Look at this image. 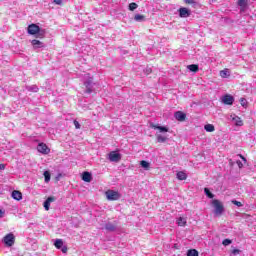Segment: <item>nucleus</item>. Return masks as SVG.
I'll list each match as a JSON object with an SVG mask.
<instances>
[{"instance_id": "1", "label": "nucleus", "mask_w": 256, "mask_h": 256, "mask_svg": "<svg viewBox=\"0 0 256 256\" xmlns=\"http://www.w3.org/2000/svg\"><path fill=\"white\" fill-rule=\"evenodd\" d=\"M27 31L29 35H37L39 39H43L45 37V31L41 32V27L37 24H30Z\"/></svg>"}, {"instance_id": "2", "label": "nucleus", "mask_w": 256, "mask_h": 256, "mask_svg": "<svg viewBox=\"0 0 256 256\" xmlns=\"http://www.w3.org/2000/svg\"><path fill=\"white\" fill-rule=\"evenodd\" d=\"M212 205L214 207V215L221 217V215H223V212L225 211V207L223 206V203L218 199H214L212 200Z\"/></svg>"}, {"instance_id": "3", "label": "nucleus", "mask_w": 256, "mask_h": 256, "mask_svg": "<svg viewBox=\"0 0 256 256\" xmlns=\"http://www.w3.org/2000/svg\"><path fill=\"white\" fill-rule=\"evenodd\" d=\"M105 195L108 201H119V199H121V194L119 193V191L108 190L105 192Z\"/></svg>"}, {"instance_id": "4", "label": "nucleus", "mask_w": 256, "mask_h": 256, "mask_svg": "<svg viewBox=\"0 0 256 256\" xmlns=\"http://www.w3.org/2000/svg\"><path fill=\"white\" fill-rule=\"evenodd\" d=\"M108 160H109L111 163H119V161H121V154L118 153L117 151H111V152L108 154Z\"/></svg>"}, {"instance_id": "5", "label": "nucleus", "mask_w": 256, "mask_h": 256, "mask_svg": "<svg viewBox=\"0 0 256 256\" xmlns=\"http://www.w3.org/2000/svg\"><path fill=\"white\" fill-rule=\"evenodd\" d=\"M3 242L5 243V245H6L7 247H13V245H15V235H13V233L7 234V235L3 238Z\"/></svg>"}, {"instance_id": "6", "label": "nucleus", "mask_w": 256, "mask_h": 256, "mask_svg": "<svg viewBox=\"0 0 256 256\" xmlns=\"http://www.w3.org/2000/svg\"><path fill=\"white\" fill-rule=\"evenodd\" d=\"M37 151L42 155H49L51 153V148L45 143H39L37 146Z\"/></svg>"}, {"instance_id": "7", "label": "nucleus", "mask_w": 256, "mask_h": 256, "mask_svg": "<svg viewBox=\"0 0 256 256\" xmlns=\"http://www.w3.org/2000/svg\"><path fill=\"white\" fill-rule=\"evenodd\" d=\"M234 102L235 98L231 94H226L222 98V103H224V105H233Z\"/></svg>"}, {"instance_id": "8", "label": "nucleus", "mask_w": 256, "mask_h": 256, "mask_svg": "<svg viewBox=\"0 0 256 256\" xmlns=\"http://www.w3.org/2000/svg\"><path fill=\"white\" fill-rule=\"evenodd\" d=\"M230 117H231L234 125H236V127H243L244 123L241 120V117H239V116H237L235 114L231 115Z\"/></svg>"}, {"instance_id": "9", "label": "nucleus", "mask_w": 256, "mask_h": 256, "mask_svg": "<svg viewBox=\"0 0 256 256\" xmlns=\"http://www.w3.org/2000/svg\"><path fill=\"white\" fill-rule=\"evenodd\" d=\"M179 15L182 18L191 17V11L185 7L179 8Z\"/></svg>"}, {"instance_id": "10", "label": "nucleus", "mask_w": 256, "mask_h": 256, "mask_svg": "<svg viewBox=\"0 0 256 256\" xmlns=\"http://www.w3.org/2000/svg\"><path fill=\"white\" fill-rule=\"evenodd\" d=\"M54 201H55V197H53V196H50L45 200V202L43 204L45 211H49V209L51 207V203H53Z\"/></svg>"}, {"instance_id": "11", "label": "nucleus", "mask_w": 256, "mask_h": 256, "mask_svg": "<svg viewBox=\"0 0 256 256\" xmlns=\"http://www.w3.org/2000/svg\"><path fill=\"white\" fill-rule=\"evenodd\" d=\"M175 119H177V121H185V119H187V115L181 111H177L174 114Z\"/></svg>"}, {"instance_id": "12", "label": "nucleus", "mask_w": 256, "mask_h": 256, "mask_svg": "<svg viewBox=\"0 0 256 256\" xmlns=\"http://www.w3.org/2000/svg\"><path fill=\"white\" fill-rule=\"evenodd\" d=\"M12 198H14L15 201H21V199H23V193L19 190H14L12 192Z\"/></svg>"}, {"instance_id": "13", "label": "nucleus", "mask_w": 256, "mask_h": 256, "mask_svg": "<svg viewBox=\"0 0 256 256\" xmlns=\"http://www.w3.org/2000/svg\"><path fill=\"white\" fill-rule=\"evenodd\" d=\"M31 44L34 49H41V47H44L43 42H41L40 40H37V39L32 40Z\"/></svg>"}, {"instance_id": "14", "label": "nucleus", "mask_w": 256, "mask_h": 256, "mask_svg": "<svg viewBox=\"0 0 256 256\" xmlns=\"http://www.w3.org/2000/svg\"><path fill=\"white\" fill-rule=\"evenodd\" d=\"M93 179V177L91 176V173L89 172H83L82 174V180L85 181V183H91V180Z\"/></svg>"}, {"instance_id": "15", "label": "nucleus", "mask_w": 256, "mask_h": 256, "mask_svg": "<svg viewBox=\"0 0 256 256\" xmlns=\"http://www.w3.org/2000/svg\"><path fill=\"white\" fill-rule=\"evenodd\" d=\"M230 76H231V72L229 71L228 68H225L220 71V77H222V79H227V77H230Z\"/></svg>"}, {"instance_id": "16", "label": "nucleus", "mask_w": 256, "mask_h": 256, "mask_svg": "<svg viewBox=\"0 0 256 256\" xmlns=\"http://www.w3.org/2000/svg\"><path fill=\"white\" fill-rule=\"evenodd\" d=\"M176 177L179 181H185V179H187V174L184 171H179L177 172Z\"/></svg>"}, {"instance_id": "17", "label": "nucleus", "mask_w": 256, "mask_h": 256, "mask_svg": "<svg viewBox=\"0 0 256 256\" xmlns=\"http://www.w3.org/2000/svg\"><path fill=\"white\" fill-rule=\"evenodd\" d=\"M153 129H158V131H161V133L169 132V128H167L165 126L153 125Z\"/></svg>"}, {"instance_id": "18", "label": "nucleus", "mask_w": 256, "mask_h": 256, "mask_svg": "<svg viewBox=\"0 0 256 256\" xmlns=\"http://www.w3.org/2000/svg\"><path fill=\"white\" fill-rule=\"evenodd\" d=\"M187 69H189V71H191L192 73H197V71H199V65L191 64L187 66Z\"/></svg>"}, {"instance_id": "19", "label": "nucleus", "mask_w": 256, "mask_h": 256, "mask_svg": "<svg viewBox=\"0 0 256 256\" xmlns=\"http://www.w3.org/2000/svg\"><path fill=\"white\" fill-rule=\"evenodd\" d=\"M140 165L145 169V171H149V169H151V164L145 160L140 161Z\"/></svg>"}, {"instance_id": "20", "label": "nucleus", "mask_w": 256, "mask_h": 256, "mask_svg": "<svg viewBox=\"0 0 256 256\" xmlns=\"http://www.w3.org/2000/svg\"><path fill=\"white\" fill-rule=\"evenodd\" d=\"M204 129L207 133H213V131H215V126L213 124H206Z\"/></svg>"}, {"instance_id": "21", "label": "nucleus", "mask_w": 256, "mask_h": 256, "mask_svg": "<svg viewBox=\"0 0 256 256\" xmlns=\"http://www.w3.org/2000/svg\"><path fill=\"white\" fill-rule=\"evenodd\" d=\"M54 246L56 249H61L63 247V240L62 239H56L54 242Z\"/></svg>"}, {"instance_id": "22", "label": "nucleus", "mask_w": 256, "mask_h": 256, "mask_svg": "<svg viewBox=\"0 0 256 256\" xmlns=\"http://www.w3.org/2000/svg\"><path fill=\"white\" fill-rule=\"evenodd\" d=\"M156 139H157L158 143H165V141H167V136H163L161 134H158L156 136Z\"/></svg>"}, {"instance_id": "23", "label": "nucleus", "mask_w": 256, "mask_h": 256, "mask_svg": "<svg viewBox=\"0 0 256 256\" xmlns=\"http://www.w3.org/2000/svg\"><path fill=\"white\" fill-rule=\"evenodd\" d=\"M238 5L241 7V11H244L245 7H247V0H238Z\"/></svg>"}, {"instance_id": "24", "label": "nucleus", "mask_w": 256, "mask_h": 256, "mask_svg": "<svg viewBox=\"0 0 256 256\" xmlns=\"http://www.w3.org/2000/svg\"><path fill=\"white\" fill-rule=\"evenodd\" d=\"M187 256H199V252L196 249H190L187 252Z\"/></svg>"}, {"instance_id": "25", "label": "nucleus", "mask_w": 256, "mask_h": 256, "mask_svg": "<svg viewBox=\"0 0 256 256\" xmlns=\"http://www.w3.org/2000/svg\"><path fill=\"white\" fill-rule=\"evenodd\" d=\"M178 225L179 227H185V225H187V220H185L183 217H180L178 219Z\"/></svg>"}, {"instance_id": "26", "label": "nucleus", "mask_w": 256, "mask_h": 256, "mask_svg": "<svg viewBox=\"0 0 256 256\" xmlns=\"http://www.w3.org/2000/svg\"><path fill=\"white\" fill-rule=\"evenodd\" d=\"M44 179L46 183H49V181H51V174L49 173V171L44 172Z\"/></svg>"}, {"instance_id": "27", "label": "nucleus", "mask_w": 256, "mask_h": 256, "mask_svg": "<svg viewBox=\"0 0 256 256\" xmlns=\"http://www.w3.org/2000/svg\"><path fill=\"white\" fill-rule=\"evenodd\" d=\"M105 229L107 231H115L116 227L114 224L108 223V224H106Z\"/></svg>"}, {"instance_id": "28", "label": "nucleus", "mask_w": 256, "mask_h": 256, "mask_svg": "<svg viewBox=\"0 0 256 256\" xmlns=\"http://www.w3.org/2000/svg\"><path fill=\"white\" fill-rule=\"evenodd\" d=\"M186 5H192V7H197V2L195 0H184Z\"/></svg>"}, {"instance_id": "29", "label": "nucleus", "mask_w": 256, "mask_h": 256, "mask_svg": "<svg viewBox=\"0 0 256 256\" xmlns=\"http://www.w3.org/2000/svg\"><path fill=\"white\" fill-rule=\"evenodd\" d=\"M134 19H135L136 21H145V15L136 14V15L134 16Z\"/></svg>"}, {"instance_id": "30", "label": "nucleus", "mask_w": 256, "mask_h": 256, "mask_svg": "<svg viewBox=\"0 0 256 256\" xmlns=\"http://www.w3.org/2000/svg\"><path fill=\"white\" fill-rule=\"evenodd\" d=\"M139 7V5H137V3L132 2L129 4V11H135V9H137Z\"/></svg>"}, {"instance_id": "31", "label": "nucleus", "mask_w": 256, "mask_h": 256, "mask_svg": "<svg viewBox=\"0 0 256 256\" xmlns=\"http://www.w3.org/2000/svg\"><path fill=\"white\" fill-rule=\"evenodd\" d=\"M205 194L207 195V197H209V199H213V197H215V195H213V193H211V191L209 190V188H205L204 189Z\"/></svg>"}, {"instance_id": "32", "label": "nucleus", "mask_w": 256, "mask_h": 256, "mask_svg": "<svg viewBox=\"0 0 256 256\" xmlns=\"http://www.w3.org/2000/svg\"><path fill=\"white\" fill-rule=\"evenodd\" d=\"M233 243V241L231 239H224L222 241V245H224V247H227V245H231Z\"/></svg>"}, {"instance_id": "33", "label": "nucleus", "mask_w": 256, "mask_h": 256, "mask_svg": "<svg viewBox=\"0 0 256 256\" xmlns=\"http://www.w3.org/2000/svg\"><path fill=\"white\" fill-rule=\"evenodd\" d=\"M232 204L236 205V207H243V203L237 201V200H232Z\"/></svg>"}, {"instance_id": "34", "label": "nucleus", "mask_w": 256, "mask_h": 256, "mask_svg": "<svg viewBox=\"0 0 256 256\" xmlns=\"http://www.w3.org/2000/svg\"><path fill=\"white\" fill-rule=\"evenodd\" d=\"M74 127L75 129H81V124H79V121L74 120Z\"/></svg>"}, {"instance_id": "35", "label": "nucleus", "mask_w": 256, "mask_h": 256, "mask_svg": "<svg viewBox=\"0 0 256 256\" xmlns=\"http://www.w3.org/2000/svg\"><path fill=\"white\" fill-rule=\"evenodd\" d=\"M232 255H239V253H241V250L235 248L231 251Z\"/></svg>"}, {"instance_id": "36", "label": "nucleus", "mask_w": 256, "mask_h": 256, "mask_svg": "<svg viewBox=\"0 0 256 256\" xmlns=\"http://www.w3.org/2000/svg\"><path fill=\"white\" fill-rule=\"evenodd\" d=\"M240 103H241L242 107H245L247 105V100L245 98H241Z\"/></svg>"}, {"instance_id": "37", "label": "nucleus", "mask_w": 256, "mask_h": 256, "mask_svg": "<svg viewBox=\"0 0 256 256\" xmlns=\"http://www.w3.org/2000/svg\"><path fill=\"white\" fill-rule=\"evenodd\" d=\"M86 93H93V89L91 88V86L86 88Z\"/></svg>"}, {"instance_id": "38", "label": "nucleus", "mask_w": 256, "mask_h": 256, "mask_svg": "<svg viewBox=\"0 0 256 256\" xmlns=\"http://www.w3.org/2000/svg\"><path fill=\"white\" fill-rule=\"evenodd\" d=\"M3 217H5V211L0 209V219H3Z\"/></svg>"}, {"instance_id": "39", "label": "nucleus", "mask_w": 256, "mask_h": 256, "mask_svg": "<svg viewBox=\"0 0 256 256\" xmlns=\"http://www.w3.org/2000/svg\"><path fill=\"white\" fill-rule=\"evenodd\" d=\"M91 83H92L91 80H89V81L85 82L84 85L86 88L91 87Z\"/></svg>"}, {"instance_id": "40", "label": "nucleus", "mask_w": 256, "mask_h": 256, "mask_svg": "<svg viewBox=\"0 0 256 256\" xmlns=\"http://www.w3.org/2000/svg\"><path fill=\"white\" fill-rule=\"evenodd\" d=\"M61 251H62V253H67V251H68L67 246H63V247L61 248Z\"/></svg>"}, {"instance_id": "41", "label": "nucleus", "mask_w": 256, "mask_h": 256, "mask_svg": "<svg viewBox=\"0 0 256 256\" xmlns=\"http://www.w3.org/2000/svg\"><path fill=\"white\" fill-rule=\"evenodd\" d=\"M54 3L56 5H61L63 3V0H54Z\"/></svg>"}, {"instance_id": "42", "label": "nucleus", "mask_w": 256, "mask_h": 256, "mask_svg": "<svg viewBox=\"0 0 256 256\" xmlns=\"http://www.w3.org/2000/svg\"><path fill=\"white\" fill-rule=\"evenodd\" d=\"M236 163L240 169L243 167V162H241V160H238Z\"/></svg>"}, {"instance_id": "43", "label": "nucleus", "mask_w": 256, "mask_h": 256, "mask_svg": "<svg viewBox=\"0 0 256 256\" xmlns=\"http://www.w3.org/2000/svg\"><path fill=\"white\" fill-rule=\"evenodd\" d=\"M239 157L241 158L242 161H247V159L245 158V156H243V155L240 154Z\"/></svg>"}, {"instance_id": "44", "label": "nucleus", "mask_w": 256, "mask_h": 256, "mask_svg": "<svg viewBox=\"0 0 256 256\" xmlns=\"http://www.w3.org/2000/svg\"><path fill=\"white\" fill-rule=\"evenodd\" d=\"M5 169V164H0V171H3Z\"/></svg>"}]
</instances>
